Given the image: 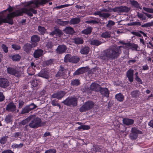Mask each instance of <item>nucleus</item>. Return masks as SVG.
Here are the masks:
<instances>
[{"label": "nucleus", "instance_id": "1", "mask_svg": "<svg viewBox=\"0 0 153 153\" xmlns=\"http://www.w3.org/2000/svg\"><path fill=\"white\" fill-rule=\"evenodd\" d=\"M122 46H113L105 50L102 59H103L111 60L117 58L121 53L120 49Z\"/></svg>", "mask_w": 153, "mask_h": 153}, {"label": "nucleus", "instance_id": "2", "mask_svg": "<svg viewBox=\"0 0 153 153\" xmlns=\"http://www.w3.org/2000/svg\"><path fill=\"white\" fill-rule=\"evenodd\" d=\"M34 116V118L31 120L29 126L32 128H37L41 126V120L39 117L35 118V116Z\"/></svg>", "mask_w": 153, "mask_h": 153}, {"label": "nucleus", "instance_id": "3", "mask_svg": "<svg viewBox=\"0 0 153 153\" xmlns=\"http://www.w3.org/2000/svg\"><path fill=\"white\" fill-rule=\"evenodd\" d=\"M79 58L76 56H72L69 54L66 55L64 58V61L65 62H68L76 63L79 61Z\"/></svg>", "mask_w": 153, "mask_h": 153}, {"label": "nucleus", "instance_id": "4", "mask_svg": "<svg viewBox=\"0 0 153 153\" xmlns=\"http://www.w3.org/2000/svg\"><path fill=\"white\" fill-rule=\"evenodd\" d=\"M94 106V103L91 101L86 102L79 109L81 112H83L92 108Z\"/></svg>", "mask_w": 153, "mask_h": 153}, {"label": "nucleus", "instance_id": "5", "mask_svg": "<svg viewBox=\"0 0 153 153\" xmlns=\"http://www.w3.org/2000/svg\"><path fill=\"white\" fill-rule=\"evenodd\" d=\"M62 103L68 106H76L77 105V100L76 98L73 97H68L65 100L62 102Z\"/></svg>", "mask_w": 153, "mask_h": 153}, {"label": "nucleus", "instance_id": "6", "mask_svg": "<svg viewBox=\"0 0 153 153\" xmlns=\"http://www.w3.org/2000/svg\"><path fill=\"white\" fill-rule=\"evenodd\" d=\"M7 71L9 74L13 75L18 77L21 76L22 74V72L21 71L11 67L7 68Z\"/></svg>", "mask_w": 153, "mask_h": 153}, {"label": "nucleus", "instance_id": "7", "mask_svg": "<svg viewBox=\"0 0 153 153\" xmlns=\"http://www.w3.org/2000/svg\"><path fill=\"white\" fill-rule=\"evenodd\" d=\"M125 46L128 49H131L133 51H137L139 48L137 45L129 43H125Z\"/></svg>", "mask_w": 153, "mask_h": 153}, {"label": "nucleus", "instance_id": "8", "mask_svg": "<svg viewBox=\"0 0 153 153\" xmlns=\"http://www.w3.org/2000/svg\"><path fill=\"white\" fill-rule=\"evenodd\" d=\"M67 72V71L66 70L64 69L63 68L60 67V69L59 70L58 73L56 75V76L58 78H60L61 77L64 76Z\"/></svg>", "mask_w": 153, "mask_h": 153}, {"label": "nucleus", "instance_id": "9", "mask_svg": "<svg viewBox=\"0 0 153 153\" xmlns=\"http://www.w3.org/2000/svg\"><path fill=\"white\" fill-rule=\"evenodd\" d=\"M9 82L8 80L4 78H0V86L2 88H6L8 86Z\"/></svg>", "mask_w": 153, "mask_h": 153}, {"label": "nucleus", "instance_id": "10", "mask_svg": "<svg viewBox=\"0 0 153 153\" xmlns=\"http://www.w3.org/2000/svg\"><path fill=\"white\" fill-rule=\"evenodd\" d=\"M100 86L97 83H93L91 85L90 90L91 91H100Z\"/></svg>", "mask_w": 153, "mask_h": 153}, {"label": "nucleus", "instance_id": "11", "mask_svg": "<svg viewBox=\"0 0 153 153\" xmlns=\"http://www.w3.org/2000/svg\"><path fill=\"white\" fill-rule=\"evenodd\" d=\"M16 109V105L13 102L9 103L7 106L6 110L9 111L13 112L15 111Z\"/></svg>", "mask_w": 153, "mask_h": 153}, {"label": "nucleus", "instance_id": "12", "mask_svg": "<svg viewBox=\"0 0 153 153\" xmlns=\"http://www.w3.org/2000/svg\"><path fill=\"white\" fill-rule=\"evenodd\" d=\"M31 66L29 67L27 70V72L29 75H32L35 74V69H34L36 67L34 64L32 62L31 64Z\"/></svg>", "mask_w": 153, "mask_h": 153}, {"label": "nucleus", "instance_id": "13", "mask_svg": "<svg viewBox=\"0 0 153 153\" xmlns=\"http://www.w3.org/2000/svg\"><path fill=\"white\" fill-rule=\"evenodd\" d=\"M67 48L65 46L63 45H59L57 48L56 51L57 53L62 54L65 52Z\"/></svg>", "mask_w": 153, "mask_h": 153}, {"label": "nucleus", "instance_id": "14", "mask_svg": "<svg viewBox=\"0 0 153 153\" xmlns=\"http://www.w3.org/2000/svg\"><path fill=\"white\" fill-rule=\"evenodd\" d=\"M123 122L124 125L126 126H129L133 124L134 120L132 119L125 118L123 119Z\"/></svg>", "mask_w": 153, "mask_h": 153}, {"label": "nucleus", "instance_id": "15", "mask_svg": "<svg viewBox=\"0 0 153 153\" xmlns=\"http://www.w3.org/2000/svg\"><path fill=\"white\" fill-rule=\"evenodd\" d=\"M65 93L64 91H60L52 95L53 98H57L59 99H61L65 95Z\"/></svg>", "mask_w": 153, "mask_h": 153}, {"label": "nucleus", "instance_id": "16", "mask_svg": "<svg viewBox=\"0 0 153 153\" xmlns=\"http://www.w3.org/2000/svg\"><path fill=\"white\" fill-rule=\"evenodd\" d=\"M126 75L129 81L131 82L133 81L134 71L130 69L127 72Z\"/></svg>", "mask_w": 153, "mask_h": 153}, {"label": "nucleus", "instance_id": "17", "mask_svg": "<svg viewBox=\"0 0 153 153\" xmlns=\"http://www.w3.org/2000/svg\"><path fill=\"white\" fill-rule=\"evenodd\" d=\"M40 39V38L37 35H34L32 36L31 38V41L35 43L32 44L33 47H35L37 46V43H36L39 42Z\"/></svg>", "mask_w": 153, "mask_h": 153}, {"label": "nucleus", "instance_id": "18", "mask_svg": "<svg viewBox=\"0 0 153 153\" xmlns=\"http://www.w3.org/2000/svg\"><path fill=\"white\" fill-rule=\"evenodd\" d=\"M63 34V33L62 31L59 29H56L52 31L50 33V35L54 36L55 35L56 37L57 36L60 37Z\"/></svg>", "mask_w": 153, "mask_h": 153}, {"label": "nucleus", "instance_id": "19", "mask_svg": "<svg viewBox=\"0 0 153 153\" xmlns=\"http://www.w3.org/2000/svg\"><path fill=\"white\" fill-rule=\"evenodd\" d=\"M100 91L101 94L103 96L108 97L109 95V91L106 88H102L100 87Z\"/></svg>", "mask_w": 153, "mask_h": 153}, {"label": "nucleus", "instance_id": "20", "mask_svg": "<svg viewBox=\"0 0 153 153\" xmlns=\"http://www.w3.org/2000/svg\"><path fill=\"white\" fill-rule=\"evenodd\" d=\"M43 51L41 49L36 50L33 53V55L35 58H39L43 55Z\"/></svg>", "mask_w": 153, "mask_h": 153}, {"label": "nucleus", "instance_id": "21", "mask_svg": "<svg viewBox=\"0 0 153 153\" xmlns=\"http://www.w3.org/2000/svg\"><path fill=\"white\" fill-rule=\"evenodd\" d=\"M34 115H31L27 117L25 119L23 120L20 123V124L23 125H25L28 124V122L31 120V119L34 118Z\"/></svg>", "mask_w": 153, "mask_h": 153}, {"label": "nucleus", "instance_id": "22", "mask_svg": "<svg viewBox=\"0 0 153 153\" xmlns=\"http://www.w3.org/2000/svg\"><path fill=\"white\" fill-rule=\"evenodd\" d=\"M86 71L85 68V67L81 68L78 69L74 73L73 75H77L84 73Z\"/></svg>", "mask_w": 153, "mask_h": 153}, {"label": "nucleus", "instance_id": "23", "mask_svg": "<svg viewBox=\"0 0 153 153\" xmlns=\"http://www.w3.org/2000/svg\"><path fill=\"white\" fill-rule=\"evenodd\" d=\"M64 32L67 34H73L74 33L73 28L71 27H66L64 30Z\"/></svg>", "mask_w": 153, "mask_h": 153}, {"label": "nucleus", "instance_id": "24", "mask_svg": "<svg viewBox=\"0 0 153 153\" xmlns=\"http://www.w3.org/2000/svg\"><path fill=\"white\" fill-rule=\"evenodd\" d=\"M38 76L46 79H48L49 77V74L46 71H41L38 74Z\"/></svg>", "mask_w": 153, "mask_h": 153}, {"label": "nucleus", "instance_id": "25", "mask_svg": "<svg viewBox=\"0 0 153 153\" xmlns=\"http://www.w3.org/2000/svg\"><path fill=\"white\" fill-rule=\"evenodd\" d=\"M33 47L30 44H27L24 45L23 47V49L26 52H29L30 51L32 48Z\"/></svg>", "mask_w": 153, "mask_h": 153}, {"label": "nucleus", "instance_id": "26", "mask_svg": "<svg viewBox=\"0 0 153 153\" xmlns=\"http://www.w3.org/2000/svg\"><path fill=\"white\" fill-rule=\"evenodd\" d=\"M102 42L97 39H93L91 41V44L95 46H98L101 45Z\"/></svg>", "mask_w": 153, "mask_h": 153}, {"label": "nucleus", "instance_id": "27", "mask_svg": "<svg viewBox=\"0 0 153 153\" xmlns=\"http://www.w3.org/2000/svg\"><path fill=\"white\" fill-rule=\"evenodd\" d=\"M30 82L31 83L33 87H35L40 84L41 81L39 79H36L33 80Z\"/></svg>", "mask_w": 153, "mask_h": 153}, {"label": "nucleus", "instance_id": "28", "mask_svg": "<svg viewBox=\"0 0 153 153\" xmlns=\"http://www.w3.org/2000/svg\"><path fill=\"white\" fill-rule=\"evenodd\" d=\"M56 22L58 24L62 26H65L69 23V21H62V19H57V20Z\"/></svg>", "mask_w": 153, "mask_h": 153}, {"label": "nucleus", "instance_id": "29", "mask_svg": "<svg viewBox=\"0 0 153 153\" xmlns=\"http://www.w3.org/2000/svg\"><path fill=\"white\" fill-rule=\"evenodd\" d=\"M115 97L116 99L118 101L122 102L123 100L124 96L121 93H119L116 94Z\"/></svg>", "mask_w": 153, "mask_h": 153}, {"label": "nucleus", "instance_id": "30", "mask_svg": "<svg viewBox=\"0 0 153 153\" xmlns=\"http://www.w3.org/2000/svg\"><path fill=\"white\" fill-rule=\"evenodd\" d=\"M80 21V19L79 18H73L71 20L69 23L71 25H74L79 23Z\"/></svg>", "mask_w": 153, "mask_h": 153}, {"label": "nucleus", "instance_id": "31", "mask_svg": "<svg viewBox=\"0 0 153 153\" xmlns=\"http://www.w3.org/2000/svg\"><path fill=\"white\" fill-rule=\"evenodd\" d=\"M89 51V48L88 47H85L80 50V53L82 54H86L88 53Z\"/></svg>", "mask_w": 153, "mask_h": 153}, {"label": "nucleus", "instance_id": "32", "mask_svg": "<svg viewBox=\"0 0 153 153\" xmlns=\"http://www.w3.org/2000/svg\"><path fill=\"white\" fill-rule=\"evenodd\" d=\"M140 92L138 90H136L131 92V94L133 97H137L140 95Z\"/></svg>", "mask_w": 153, "mask_h": 153}, {"label": "nucleus", "instance_id": "33", "mask_svg": "<svg viewBox=\"0 0 153 153\" xmlns=\"http://www.w3.org/2000/svg\"><path fill=\"white\" fill-rule=\"evenodd\" d=\"M137 16L142 21L145 20L146 19V17L144 14L140 13L139 12H137Z\"/></svg>", "mask_w": 153, "mask_h": 153}, {"label": "nucleus", "instance_id": "34", "mask_svg": "<svg viewBox=\"0 0 153 153\" xmlns=\"http://www.w3.org/2000/svg\"><path fill=\"white\" fill-rule=\"evenodd\" d=\"M91 32V27L88 28L82 31V33L83 34L88 35L90 34Z\"/></svg>", "mask_w": 153, "mask_h": 153}, {"label": "nucleus", "instance_id": "35", "mask_svg": "<svg viewBox=\"0 0 153 153\" xmlns=\"http://www.w3.org/2000/svg\"><path fill=\"white\" fill-rule=\"evenodd\" d=\"M153 26V21H151L150 22L141 25V27H148Z\"/></svg>", "mask_w": 153, "mask_h": 153}, {"label": "nucleus", "instance_id": "36", "mask_svg": "<svg viewBox=\"0 0 153 153\" xmlns=\"http://www.w3.org/2000/svg\"><path fill=\"white\" fill-rule=\"evenodd\" d=\"M130 9L126 6H121L120 7V13L121 12H127Z\"/></svg>", "mask_w": 153, "mask_h": 153}, {"label": "nucleus", "instance_id": "37", "mask_svg": "<svg viewBox=\"0 0 153 153\" xmlns=\"http://www.w3.org/2000/svg\"><path fill=\"white\" fill-rule=\"evenodd\" d=\"M38 30L40 34H43L46 31V29L44 27L41 26L38 27Z\"/></svg>", "mask_w": 153, "mask_h": 153}, {"label": "nucleus", "instance_id": "38", "mask_svg": "<svg viewBox=\"0 0 153 153\" xmlns=\"http://www.w3.org/2000/svg\"><path fill=\"white\" fill-rule=\"evenodd\" d=\"M74 41L75 43L77 44H82L83 42L82 39L79 38H75L74 39Z\"/></svg>", "mask_w": 153, "mask_h": 153}, {"label": "nucleus", "instance_id": "39", "mask_svg": "<svg viewBox=\"0 0 153 153\" xmlns=\"http://www.w3.org/2000/svg\"><path fill=\"white\" fill-rule=\"evenodd\" d=\"M79 84V81L78 79H75L71 82V85L75 86H78Z\"/></svg>", "mask_w": 153, "mask_h": 153}, {"label": "nucleus", "instance_id": "40", "mask_svg": "<svg viewBox=\"0 0 153 153\" xmlns=\"http://www.w3.org/2000/svg\"><path fill=\"white\" fill-rule=\"evenodd\" d=\"M101 36L104 38L110 37L111 36V32H105L101 34Z\"/></svg>", "mask_w": 153, "mask_h": 153}, {"label": "nucleus", "instance_id": "41", "mask_svg": "<svg viewBox=\"0 0 153 153\" xmlns=\"http://www.w3.org/2000/svg\"><path fill=\"white\" fill-rule=\"evenodd\" d=\"M131 131L137 135L138 134H140L141 133V131H139L135 128H132Z\"/></svg>", "mask_w": 153, "mask_h": 153}, {"label": "nucleus", "instance_id": "42", "mask_svg": "<svg viewBox=\"0 0 153 153\" xmlns=\"http://www.w3.org/2000/svg\"><path fill=\"white\" fill-rule=\"evenodd\" d=\"M30 111L28 107L27 106L25 107L24 108H23L22 110L21 113L25 114L26 113H28Z\"/></svg>", "mask_w": 153, "mask_h": 153}, {"label": "nucleus", "instance_id": "43", "mask_svg": "<svg viewBox=\"0 0 153 153\" xmlns=\"http://www.w3.org/2000/svg\"><path fill=\"white\" fill-rule=\"evenodd\" d=\"M12 59L15 61H18L20 59V56L19 55H14L12 56Z\"/></svg>", "mask_w": 153, "mask_h": 153}, {"label": "nucleus", "instance_id": "44", "mask_svg": "<svg viewBox=\"0 0 153 153\" xmlns=\"http://www.w3.org/2000/svg\"><path fill=\"white\" fill-rule=\"evenodd\" d=\"M23 145V144L22 143H20L19 144H14L12 145V147L13 148H20L22 147Z\"/></svg>", "mask_w": 153, "mask_h": 153}, {"label": "nucleus", "instance_id": "45", "mask_svg": "<svg viewBox=\"0 0 153 153\" xmlns=\"http://www.w3.org/2000/svg\"><path fill=\"white\" fill-rule=\"evenodd\" d=\"M131 3L132 5L135 7L138 8L139 7V4L136 1L134 0L131 1Z\"/></svg>", "mask_w": 153, "mask_h": 153}, {"label": "nucleus", "instance_id": "46", "mask_svg": "<svg viewBox=\"0 0 153 153\" xmlns=\"http://www.w3.org/2000/svg\"><path fill=\"white\" fill-rule=\"evenodd\" d=\"M7 136L2 137L0 140V143L2 144H5L7 141Z\"/></svg>", "mask_w": 153, "mask_h": 153}, {"label": "nucleus", "instance_id": "47", "mask_svg": "<svg viewBox=\"0 0 153 153\" xmlns=\"http://www.w3.org/2000/svg\"><path fill=\"white\" fill-rule=\"evenodd\" d=\"M129 136L130 138L131 139L133 140L137 138V135L132 132L130 134Z\"/></svg>", "mask_w": 153, "mask_h": 153}, {"label": "nucleus", "instance_id": "48", "mask_svg": "<svg viewBox=\"0 0 153 153\" xmlns=\"http://www.w3.org/2000/svg\"><path fill=\"white\" fill-rule=\"evenodd\" d=\"M143 9L146 11L150 13H153V9L143 7Z\"/></svg>", "mask_w": 153, "mask_h": 153}, {"label": "nucleus", "instance_id": "49", "mask_svg": "<svg viewBox=\"0 0 153 153\" xmlns=\"http://www.w3.org/2000/svg\"><path fill=\"white\" fill-rule=\"evenodd\" d=\"M12 48L14 49L15 50H20L21 48L20 46L16 44H13L12 45Z\"/></svg>", "mask_w": 153, "mask_h": 153}, {"label": "nucleus", "instance_id": "50", "mask_svg": "<svg viewBox=\"0 0 153 153\" xmlns=\"http://www.w3.org/2000/svg\"><path fill=\"white\" fill-rule=\"evenodd\" d=\"M115 23L112 21H109L108 23L106 25V27H110L114 25Z\"/></svg>", "mask_w": 153, "mask_h": 153}, {"label": "nucleus", "instance_id": "51", "mask_svg": "<svg viewBox=\"0 0 153 153\" xmlns=\"http://www.w3.org/2000/svg\"><path fill=\"white\" fill-rule=\"evenodd\" d=\"M5 120L7 123H10L11 121V116L8 115L6 116L5 119Z\"/></svg>", "mask_w": 153, "mask_h": 153}, {"label": "nucleus", "instance_id": "52", "mask_svg": "<svg viewBox=\"0 0 153 153\" xmlns=\"http://www.w3.org/2000/svg\"><path fill=\"white\" fill-rule=\"evenodd\" d=\"M27 106L28 107V108L30 111L35 108L36 107V106L33 103H31L30 105H28Z\"/></svg>", "mask_w": 153, "mask_h": 153}, {"label": "nucleus", "instance_id": "53", "mask_svg": "<svg viewBox=\"0 0 153 153\" xmlns=\"http://www.w3.org/2000/svg\"><path fill=\"white\" fill-rule=\"evenodd\" d=\"M56 151L55 149H50L46 151L45 153H56Z\"/></svg>", "mask_w": 153, "mask_h": 153}, {"label": "nucleus", "instance_id": "54", "mask_svg": "<svg viewBox=\"0 0 153 153\" xmlns=\"http://www.w3.org/2000/svg\"><path fill=\"white\" fill-rule=\"evenodd\" d=\"M86 22L88 24H97L98 23V22L95 20H89L87 21Z\"/></svg>", "mask_w": 153, "mask_h": 153}, {"label": "nucleus", "instance_id": "55", "mask_svg": "<svg viewBox=\"0 0 153 153\" xmlns=\"http://www.w3.org/2000/svg\"><path fill=\"white\" fill-rule=\"evenodd\" d=\"M1 47L5 53H7L8 52V48L5 45H1Z\"/></svg>", "mask_w": 153, "mask_h": 153}, {"label": "nucleus", "instance_id": "56", "mask_svg": "<svg viewBox=\"0 0 153 153\" xmlns=\"http://www.w3.org/2000/svg\"><path fill=\"white\" fill-rule=\"evenodd\" d=\"M113 10L115 12L120 13V7H115L113 9Z\"/></svg>", "mask_w": 153, "mask_h": 153}, {"label": "nucleus", "instance_id": "57", "mask_svg": "<svg viewBox=\"0 0 153 153\" xmlns=\"http://www.w3.org/2000/svg\"><path fill=\"white\" fill-rule=\"evenodd\" d=\"M110 16V14L107 13H103L101 14L100 17H102L104 18H107Z\"/></svg>", "mask_w": 153, "mask_h": 153}, {"label": "nucleus", "instance_id": "58", "mask_svg": "<svg viewBox=\"0 0 153 153\" xmlns=\"http://www.w3.org/2000/svg\"><path fill=\"white\" fill-rule=\"evenodd\" d=\"M24 102L22 101L19 100V108H21L22 107L23 105Z\"/></svg>", "mask_w": 153, "mask_h": 153}, {"label": "nucleus", "instance_id": "59", "mask_svg": "<svg viewBox=\"0 0 153 153\" xmlns=\"http://www.w3.org/2000/svg\"><path fill=\"white\" fill-rule=\"evenodd\" d=\"M82 128L83 130H88L90 128V127L88 125H82Z\"/></svg>", "mask_w": 153, "mask_h": 153}, {"label": "nucleus", "instance_id": "60", "mask_svg": "<svg viewBox=\"0 0 153 153\" xmlns=\"http://www.w3.org/2000/svg\"><path fill=\"white\" fill-rule=\"evenodd\" d=\"M144 14L146 16H147V17L151 19L153 18V15H151L147 13H144Z\"/></svg>", "mask_w": 153, "mask_h": 153}, {"label": "nucleus", "instance_id": "61", "mask_svg": "<svg viewBox=\"0 0 153 153\" xmlns=\"http://www.w3.org/2000/svg\"><path fill=\"white\" fill-rule=\"evenodd\" d=\"M46 46L48 48H52L53 45L51 42H49L47 43Z\"/></svg>", "mask_w": 153, "mask_h": 153}, {"label": "nucleus", "instance_id": "62", "mask_svg": "<svg viewBox=\"0 0 153 153\" xmlns=\"http://www.w3.org/2000/svg\"><path fill=\"white\" fill-rule=\"evenodd\" d=\"M135 79L137 81V82H139L140 83L142 84V82L141 80L138 77H135Z\"/></svg>", "mask_w": 153, "mask_h": 153}, {"label": "nucleus", "instance_id": "63", "mask_svg": "<svg viewBox=\"0 0 153 153\" xmlns=\"http://www.w3.org/2000/svg\"><path fill=\"white\" fill-rule=\"evenodd\" d=\"M4 99V97L3 94L0 92V101H2Z\"/></svg>", "mask_w": 153, "mask_h": 153}, {"label": "nucleus", "instance_id": "64", "mask_svg": "<svg viewBox=\"0 0 153 153\" xmlns=\"http://www.w3.org/2000/svg\"><path fill=\"white\" fill-rule=\"evenodd\" d=\"M2 153H14L12 151L10 150H5L2 152Z\"/></svg>", "mask_w": 153, "mask_h": 153}]
</instances>
